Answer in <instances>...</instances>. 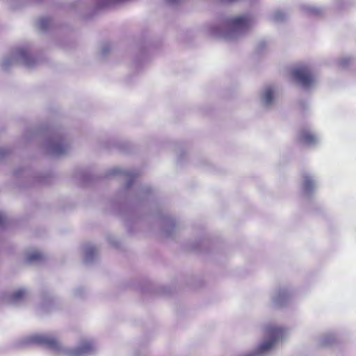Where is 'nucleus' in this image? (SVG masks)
I'll use <instances>...</instances> for the list:
<instances>
[{
	"mask_svg": "<svg viewBox=\"0 0 356 356\" xmlns=\"http://www.w3.org/2000/svg\"><path fill=\"white\" fill-rule=\"evenodd\" d=\"M293 75L294 78L304 87L309 86L314 81V79L309 69L305 67H300L296 69Z\"/></svg>",
	"mask_w": 356,
	"mask_h": 356,
	"instance_id": "2",
	"label": "nucleus"
},
{
	"mask_svg": "<svg viewBox=\"0 0 356 356\" xmlns=\"http://www.w3.org/2000/svg\"><path fill=\"white\" fill-rule=\"evenodd\" d=\"M251 19L248 16H240L229 21V26L234 29L243 30L250 26Z\"/></svg>",
	"mask_w": 356,
	"mask_h": 356,
	"instance_id": "4",
	"label": "nucleus"
},
{
	"mask_svg": "<svg viewBox=\"0 0 356 356\" xmlns=\"http://www.w3.org/2000/svg\"><path fill=\"white\" fill-rule=\"evenodd\" d=\"M266 334L270 337L268 341L262 343L259 348V352H264L270 349L275 341L278 340L283 335V330L277 327H268L266 328Z\"/></svg>",
	"mask_w": 356,
	"mask_h": 356,
	"instance_id": "1",
	"label": "nucleus"
},
{
	"mask_svg": "<svg viewBox=\"0 0 356 356\" xmlns=\"http://www.w3.org/2000/svg\"><path fill=\"white\" fill-rule=\"evenodd\" d=\"M26 295V291L24 289H19L13 293L11 296L13 301H18L22 299Z\"/></svg>",
	"mask_w": 356,
	"mask_h": 356,
	"instance_id": "9",
	"label": "nucleus"
},
{
	"mask_svg": "<svg viewBox=\"0 0 356 356\" xmlns=\"http://www.w3.org/2000/svg\"><path fill=\"white\" fill-rule=\"evenodd\" d=\"M42 258V255L40 252H33L29 255L27 259L29 261H34L40 260Z\"/></svg>",
	"mask_w": 356,
	"mask_h": 356,
	"instance_id": "11",
	"label": "nucleus"
},
{
	"mask_svg": "<svg viewBox=\"0 0 356 356\" xmlns=\"http://www.w3.org/2000/svg\"><path fill=\"white\" fill-rule=\"evenodd\" d=\"M93 349L92 343L90 341H84L83 342L80 346L73 351L72 354L74 355H81L82 354L89 353L92 352Z\"/></svg>",
	"mask_w": 356,
	"mask_h": 356,
	"instance_id": "6",
	"label": "nucleus"
},
{
	"mask_svg": "<svg viewBox=\"0 0 356 356\" xmlns=\"http://www.w3.org/2000/svg\"><path fill=\"white\" fill-rule=\"evenodd\" d=\"M168 1H170V2H174V1H175L176 0H168Z\"/></svg>",
	"mask_w": 356,
	"mask_h": 356,
	"instance_id": "14",
	"label": "nucleus"
},
{
	"mask_svg": "<svg viewBox=\"0 0 356 356\" xmlns=\"http://www.w3.org/2000/svg\"><path fill=\"white\" fill-rule=\"evenodd\" d=\"M4 219L1 213H0V225L3 222Z\"/></svg>",
	"mask_w": 356,
	"mask_h": 356,
	"instance_id": "13",
	"label": "nucleus"
},
{
	"mask_svg": "<svg viewBox=\"0 0 356 356\" xmlns=\"http://www.w3.org/2000/svg\"><path fill=\"white\" fill-rule=\"evenodd\" d=\"M299 140L300 143L305 145H312L316 142V136L308 130L301 131Z\"/></svg>",
	"mask_w": 356,
	"mask_h": 356,
	"instance_id": "5",
	"label": "nucleus"
},
{
	"mask_svg": "<svg viewBox=\"0 0 356 356\" xmlns=\"http://www.w3.org/2000/svg\"><path fill=\"white\" fill-rule=\"evenodd\" d=\"M49 23H50V19L49 18L41 19L40 20V28L42 29H46Z\"/></svg>",
	"mask_w": 356,
	"mask_h": 356,
	"instance_id": "12",
	"label": "nucleus"
},
{
	"mask_svg": "<svg viewBox=\"0 0 356 356\" xmlns=\"http://www.w3.org/2000/svg\"><path fill=\"white\" fill-rule=\"evenodd\" d=\"M247 356H254L253 355L250 354V355H248Z\"/></svg>",
	"mask_w": 356,
	"mask_h": 356,
	"instance_id": "15",
	"label": "nucleus"
},
{
	"mask_svg": "<svg viewBox=\"0 0 356 356\" xmlns=\"http://www.w3.org/2000/svg\"><path fill=\"white\" fill-rule=\"evenodd\" d=\"M264 100L266 105H269L273 100V90L271 88H267L264 94Z\"/></svg>",
	"mask_w": 356,
	"mask_h": 356,
	"instance_id": "8",
	"label": "nucleus"
},
{
	"mask_svg": "<svg viewBox=\"0 0 356 356\" xmlns=\"http://www.w3.org/2000/svg\"><path fill=\"white\" fill-rule=\"evenodd\" d=\"M33 341L53 350H58L60 348L59 341L55 337L50 335H38L33 338Z\"/></svg>",
	"mask_w": 356,
	"mask_h": 356,
	"instance_id": "3",
	"label": "nucleus"
},
{
	"mask_svg": "<svg viewBox=\"0 0 356 356\" xmlns=\"http://www.w3.org/2000/svg\"><path fill=\"white\" fill-rule=\"evenodd\" d=\"M66 150L65 145L60 144V143H56L53 146V152L56 154H61L64 153Z\"/></svg>",
	"mask_w": 356,
	"mask_h": 356,
	"instance_id": "10",
	"label": "nucleus"
},
{
	"mask_svg": "<svg viewBox=\"0 0 356 356\" xmlns=\"http://www.w3.org/2000/svg\"><path fill=\"white\" fill-rule=\"evenodd\" d=\"M302 186L305 192H310L314 187V183L309 177L305 176L303 178Z\"/></svg>",
	"mask_w": 356,
	"mask_h": 356,
	"instance_id": "7",
	"label": "nucleus"
}]
</instances>
